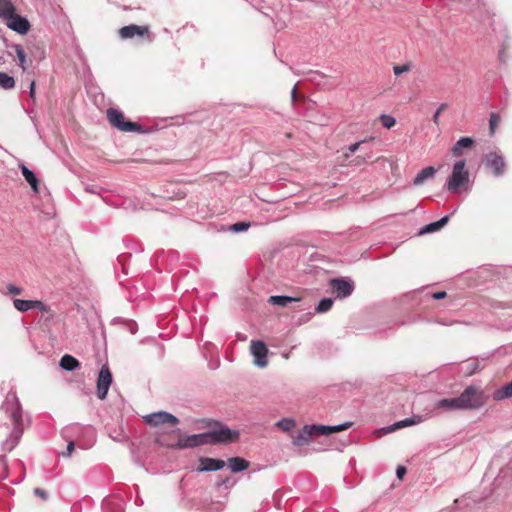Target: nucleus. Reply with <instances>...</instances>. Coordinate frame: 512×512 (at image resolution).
<instances>
[{"label": "nucleus", "mask_w": 512, "mask_h": 512, "mask_svg": "<svg viewBox=\"0 0 512 512\" xmlns=\"http://www.w3.org/2000/svg\"><path fill=\"white\" fill-rule=\"evenodd\" d=\"M2 409L7 419L4 424L6 432L2 449L11 451L19 443L24 430L30 426V417L24 413L19 398L13 391L7 393Z\"/></svg>", "instance_id": "1"}, {"label": "nucleus", "mask_w": 512, "mask_h": 512, "mask_svg": "<svg viewBox=\"0 0 512 512\" xmlns=\"http://www.w3.org/2000/svg\"><path fill=\"white\" fill-rule=\"evenodd\" d=\"M2 20L9 29L21 35L26 34L31 27L26 17L16 13V8L10 0H2Z\"/></svg>", "instance_id": "2"}, {"label": "nucleus", "mask_w": 512, "mask_h": 512, "mask_svg": "<svg viewBox=\"0 0 512 512\" xmlns=\"http://www.w3.org/2000/svg\"><path fill=\"white\" fill-rule=\"evenodd\" d=\"M463 410H476L486 402L484 391L477 386L470 385L458 396Z\"/></svg>", "instance_id": "3"}, {"label": "nucleus", "mask_w": 512, "mask_h": 512, "mask_svg": "<svg viewBox=\"0 0 512 512\" xmlns=\"http://www.w3.org/2000/svg\"><path fill=\"white\" fill-rule=\"evenodd\" d=\"M465 160H459L453 165L452 173L446 183V189L450 192H457L460 187L469 182V172L465 169Z\"/></svg>", "instance_id": "4"}, {"label": "nucleus", "mask_w": 512, "mask_h": 512, "mask_svg": "<svg viewBox=\"0 0 512 512\" xmlns=\"http://www.w3.org/2000/svg\"><path fill=\"white\" fill-rule=\"evenodd\" d=\"M210 444L231 443L239 438V432L216 423V427L207 431Z\"/></svg>", "instance_id": "5"}, {"label": "nucleus", "mask_w": 512, "mask_h": 512, "mask_svg": "<svg viewBox=\"0 0 512 512\" xmlns=\"http://www.w3.org/2000/svg\"><path fill=\"white\" fill-rule=\"evenodd\" d=\"M107 118L109 123L120 131L136 132L141 130V126L138 123L126 121L123 113L118 109L109 108L107 110Z\"/></svg>", "instance_id": "6"}, {"label": "nucleus", "mask_w": 512, "mask_h": 512, "mask_svg": "<svg viewBox=\"0 0 512 512\" xmlns=\"http://www.w3.org/2000/svg\"><path fill=\"white\" fill-rule=\"evenodd\" d=\"M146 424L158 427L160 425L169 424L176 426L179 423V419L173 414L166 411H158L143 417Z\"/></svg>", "instance_id": "7"}, {"label": "nucleus", "mask_w": 512, "mask_h": 512, "mask_svg": "<svg viewBox=\"0 0 512 512\" xmlns=\"http://www.w3.org/2000/svg\"><path fill=\"white\" fill-rule=\"evenodd\" d=\"M250 351L254 357V364L259 368H265L268 365L267 355L268 349L266 344L261 340H252Z\"/></svg>", "instance_id": "8"}, {"label": "nucleus", "mask_w": 512, "mask_h": 512, "mask_svg": "<svg viewBox=\"0 0 512 512\" xmlns=\"http://www.w3.org/2000/svg\"><path fill=\"white\" fill-rule=\"evenodd\" d=\"M112 384V374L107 365H103L97 378V397L104 400Z\"/></svg>", "instance_id": "9"}, {"label": "nucleus", "mask_w": 512, "mask_h": 512, "mask_svg": "<svg viewBox=\"0 0 512 512\" xmlns=\"http://www.w3.org/2000/svg\"><path fill=\"white\" fill-rule=\"evenodd\" d=\"M80 434L87 436L90 440L89 444H87L86 446L81 445V447L85 448V449L91 447L95 441V431L91 426H82L78 423H74V424L66 426L63 429V435L65 437L70 436V435H80Z\"/></svg>", "instance_id": "10"}, {"label": "nucleus", "mask_w": 512, "mask_h": 512, "mask_svg": "<svg viewBox=\"0 0 512 512\" xmlns=\"http://www.w3.org/2000/svg\"><path fill=\"white\" fill-rule=\"evenodd\" d=\"M331 287L338 298H346L354 291L353 281L346 278H334L331 280Z\"/></svg>", "instance_id": "11"}, {"label": "nucleus", "mask_w": 512, "mask_h": 512, "mask_svg": "<svg viewBox=\"0 0 512 512\" xmlns=\"http://www.w3.org/2000/svg\"><path fill=\"white\" fill-rule=\"evenodd\" d=\"M204 444H210L208 433L203 432L199 434H193L185 436L182 439H179L177 444L175 445L176 448H192L197 447Z\"/></svg>", "instance_id": "12"}, {"label": "nucleus", "mask_w": 512, "mask_h": 512, "mask_svg": "<svg viewBox=\"0 0 512 512\" xmlns=\"http://www.w3.org/2000/svg\"><path fill=\"white\" fill-rule=\"evenodd\" d=\"M485 165L493 170L495 176H502L505 172V161L497 152L488 153L485 157Z\"/></svg>", "instance_id": "13"}, {"label": "nucleus", "mask_w": 512, "mask_h": 512, "mask_svg": "<svg viewBox=\"0 0 512 512\" xmlns=\"http://www.w3.org/2000/svg\"><path fill=\"white\" fill-rule=\"evenodd\" d=\"M149 32L147 26H138L136 24H131L128 26H124L119 30V35L122 39H130L134 36L143 37L147 35Z\"/></svg>", "instance_id": "14"}, {"label": "nucleus", "mask_w": 512, "mask_h": 512, "mask_svg": "<svg viewBox=\"0 0 512 512\" xmlns=\"http://www.w3.org/2000/svg\"><path fill=\"white\" fill-rule=\"evenodd\" d=\"M104 512H124V500L121 496H110L103 500Z\"/></svg>", "instance_id": "15"}, {"label": "nucleus", "mask_w": 512, "mask_h": 512, "mask_svg": "<svg viewBox=\"0 0 512 512\" xmlns=\"http://www.w3.org/2000/svg\"><path fill=\"white\" fill-rule=\"evenodd\" d=\"M10 49L9 54L14 56V61L25 71L31 63V60H27L23 47L19 44H13L10 46Z\"/></svg>", "instance_id": "16"}, {"label": "nucleus", "mask_w": 512, "mask_h": 512, "mask_svg": "<svg viewBox=\"0 0 512 512\" xmlns=\"http://www.w3.org/2000/svg\"><path fill=\"white\" fill-rule=\"evenodd\" d=\"M202 467L198 468L199 472L203 471H218L225 466V461L221 459H214L209 457H203L200 459Z\"/></svg>", "instance_id": "17"}, {"label": "nucleus", "mask_w": 512, "mask_h": 512, "mask_svg": "<svg viewBox=\"0 0 512 512\" xmlns=\"http://www.w3.org/2000/svg\"><path fill=\"white\" fill-rule=\"evenodd\" d=\"M313 435V431L309 428V425H305L293 436L292 442L295 446H303L309 442L310 437Z\"/></svg>", "instance_id": "18"}, {"label": "nucleus", "mask_w": 512, "mask_h": 512, "mask_svg": "<svg viewBox=\"0 0 512 512\" xmlns=\"http://www.w3.org/2000/svg\"><path fill=\"white\" fill-rule=\"evenodd\" d=\"M448 221H449V216L446 215V216L442 217L441 219H439L436 222H432V223H429V224L423 226L419 230L418 235H425V234H429V233H433V232L439 231L440 229H442L448 223Z\"/></svg>", "instance_id": "19"}, {"label": "nucleus", "mask_w": 512, "mask_h": 512, "mask_svg": "<svg viewBox=\"0 0 512 512\" xmlns=\"http://www.w3.org/2000/svg\"><path fill=\"white\" fill-rule=\"evenodd\" d=\"M436 407L448 411L463 410L459 397L441 399L437 401Z\"/></svg>", "instance_id": "20"}, {"label": "nucleus", "mask_w": 512, "mask_h": 512, "mask_svg": "<svg viewBox=\"0 0 512 512\" xmlns=\"http://www.w3.org/2000/svg\"><path fill=\"white\" fill-rule=\"evenodd\" d=\"M474 141L471 137H461L452 147L451 153L454 157H460L464 148H471Z\"/></svg>", "instance_id": "21"}, {"label": "nucleus", "mask_w": 512, "mask_h": 512, "mask_svg": "<svg viewBox=\"0 0 512 512\" xmlns=\"http://www.w3.org/2000/svg\"><path fill=\"white\" fill-rule=\"evenodd\" d=\"M300 300L301 299L299 297H291L287 295H273L269 297L268 303L271 305L285 307L292 302H298Z\"/></svg>", "instance_id": "22"}, {"label": "nucleus", "mask_w": 512, "mask_h": 512, "mask_svg": "<svg viewBox=\"0 0 512 512\" xmlns=\"http://www.w3.org/2000/svg\"><path fill=\"white\" fill-rule=\"evenodd\" d=\"M436 173V170L434 167L432 166H429V167H426V168H423L420 172L417 173V175L415 176L414 180H413V184L415 186H419L421 184H423L426 180L428 179H431L434 177Z\"/></svg>", "instance_id": "23"}, {"label": "nucleus", "mask_w": 512, "mask_h": 512, "mask_svg": "<svg viewBox=\"0 0 512 512\" xmlns=\"http://www.w3.org/2000/svg\"><path fill=\"white\" fill-rule=\"evenodd\" d=\"M249 466V462L241 457H232L228 459V467L234 473L244 471Z\"/></svg>", "instance_id": "24"}, {"label": "nucleus", "mask_w": 512, "mask_h": 512, "mask_svg": "<svg viewBox=\"0 0 512 512\" xmlns=\"http://www.w3.org/2000/svg\"><path fill=\"white\" fill-rule=\"evenodd\" d=\"M21 171H22V175L24 176L25 180L30 184L32 190L35 193H38L39 192V189H38L39 181H38L36 175L34 174V172L32 170H30L28 167H26L25 165H21Z\"/></svg>", "instance_id": "25"}, {"label": "nucleus", "mask_w": 512, "mask_h": 512, "mask_svg": "<svg viewBox=\"0 0 512 512\" xmlns=\"http://www.w3.org/2000/svg\"><path fill=\"white\" fill-rule=\"evenodd\" d=\"M79 366H80L79 361L75 357H73L69 354H65L64 356H62V358L60 360V367L66 371H74Z\"/></svg>", "instance_id": "26"}, {"label": "nucleus", "mask_w": 512, "mask_h": 512, "mask_svg": "<svg viewBox=\"0 0 512 512\" xmlns=\"http://www.w3.org/2000/svg\"><path fill=\"white\" fill-rule=\"evenodd\" d=\"M511 397H512V381L509 382L508 384H506L505 386H503L502 388L497 389L493 393V399L496 401H501V400H504L506 398H511Z\"/></svg>", "instance_id": "27"}, {"label": "nucleus", "mask_w": 512, "mask_h": 512, "mask_svg": "<svg viewBox=\"0 0 512 512\" xmlns=\"http://www.w3.org/2000/svg\"><path fill=\"white\" fill-rule=\"evenodd\" d=\"M12 301L14 308L19 312H27L31 310V300L13 298Z\"/></svg>", "instance_id": "28"}, {"label": "nucleus", "mask_w": 512, "mask_h": 512, "mask_svg": "<svg viewBox=\"0 0 512 512\" xmlns=\"http://www.w3.org/2000/svg\"><path fill=\"white\" fill-rule=\"evenodd\" d=\"M420 421H421V417L420 416H414V417H411V418H406L404 420L396 422L393 425V429H399V428L411 426V425H414V424H418V423H420Z\"/></svg>", "instance_id": "29"}, {"label": "nucleus", "mask_w": 512, "mask_h": 512, "mask_svg": "<svg viewBox=\"0 0 512 512\" xmlns=\"http://www.w3.org/2000/svg\"><path fill=\"white\" fill-rule=\"evenodd\" d=\"M275 425L282 431L288 432L296 425V422L292 418H282Z\"/></svg>", "instance_id": "30"}, {"label": "nucleus", "mask_w": 512, "mask_h": 512, "mask_svg": "<svg viewBox=\"0 0 512 512\" xmlns=\"http://www.w3.org/2000/svg\"><path fill=\"white\" fill-rule=\"evenodd\" d=\"M333 306V300L331 298H323L319 301L316 311L318 313H325L331 309Z\"/></svg>", "instance_id": "31"}, {"label": "nucleus", "mask_w": 512, "mask_h": 512, "mask_svg": "<svg viewBox=\"0 0 512 512\" xmlns=\"http://www.w3.org/2000/svg\"><path fill=\"white\" fill-rule=\"evenodd\" d=\"M309 428L312 429L314 435H330L331 429L330 426L327 425H309Z\"/></svg>", "instance_id": "32"}, {"label": "nucleus", "mask_w": 512, "mask_h": 512, "mask_svg": "<svg viewBox=\"0 0 512 512\" xmlns=\"http://www.w3.org/2000/svg\"><path fill=\"white\" fill-rule=\"evenodd\" d=\"M37 309L42 313H49L50 307L40 300H31V310Z\"/></svg>", "instance_id": "33"}, {"label": "nucleus", "mask_w": 512, "mask_h": 512, "mask_svg": "<svg viewBox=\"0 0 512 512\" xmlns=\"http://www.w3.org/2000/svg\"><path fill=\"white\" fill-rule=\"evenodd\" d=\"M15 86V80L13 77L2 73V88L3 89H11Z\"/></svg>", "instance_id": "34"}, {"label": "nucleus", "mask_w": 512, "mask_h": 512, "mask_svg": "<svg viewBox=\"0 0 512 512\" xmlns=\"http://www.w3.org/2000/svg\"><path fill=\"white\" fill-rule=\"evenodd\" d=\"M380 120H381L382 125L386 128H391L396 123L395 118L393 116H390L387 114L380 115Z\"/></svg>", "instance_id": "35"}, {"label": "nucleus", "mask_w": 512, "mask_h": 512, "mask_svg": "<svg viewBox=\"0 0 512 512\" xmlns=\"http://www.w3.org/2000/svg\"><path fill=\"white\" fill-rule=\"evenodd\" d=\"M250 224L246 222H237L231 226V230L235 233L246 231Z\"/></svg>", "instance_id": "36"}, {"label": "nucleus", "mask_w": 512, "mask_h": 512, "mask_svg": "<svg viewBox=\"0 0 512 512\" xmlns=\"http://www.w3.org/2000/svg\"><path fill=\"white\" fill-rule=\"evenodd\" d=\"M410 70H411L410 64L398 65V66H394V68H393V72L396 76H399V75L403 74L404 72H408Z\"/></svg>", "instance_id": "37"}, {"label": "nucleus", "mask_w": 512, "mask_h": 512, "mask_svg": "<svg viewBox=\"0 0 512 512\" xmlns=\"http://www.w3.org/2000/svg\"><path fill=\"white\" fill-rule=\"evenodd\" d=\"M23 292V288L12 283L7 285V293L11 295H20Z\"/></svg>", "instance_id": "38"}, {"label": "nucleus", "mask_w": 512, "mask_h": 512, "mask_svg": "<svg viewBox=\"0 0 512 512\" xmlns=\"http://www.w3.org/2000/svg\"><path fill=\"white\" fill-rule=\"evenodd\" d=\"M351 425H352V422H345V423H342V424H339V425H331L330 426L331 434L343 431V430L349 428Z\"/></svg>", "instance_id": "39"}, {"label": "nucleus", "mask_w": 512, "mask_h": 512, "mask_svg": "<svg viewBox=\"0 0 512 512\" xmlns=\"http://www.w3.org/2000/svg\"><path fill=\"white\" fill-rule=\"evenodd\" d=\"M448 107V104L447 103H441L440 106L437 108V110L435 111L434 115H433V122L435 124H439V117H440V114L442 111H444L446 108Z\"/></svg>", "instance_id": "40"}, {"label": "nucleus", "mask_w": 512, "mask_h": 512, "mask_svg": "<svg viewBox=\"0 0 512 512\" xmlns=\"http://www.w3.org/2000/svg\"><path fill=\"white\" fill-rule=\"evenodd\" d=\"M498 121H499L498 115L495 113H492L490 116V120H489V127H490V131L492 134L495 132Z\"/></svg>", "instance_id": "41"}, {"label": "nucleus", "mask_w": 512, "mask_h": 512, "mask_svg": "<svg viewBox=\"0 0 512 512\" xmlns=\"http://www.w3.org/2000/svg\"><path fill=\"white\" fill-rule=\"evenodd\" d=\"M102 190L103 189L100 186L94 185V184L86 185L85 186V191L88 192V193H92V194H98L99 195Z\"/></svg>", "instance_id": "42"}, {"label": "nucleus", "mask_w": 512, "mask_h": 512, "mask_svg": "<svg viewBox=\"0 0 512 512\" xmlns=\"http://www.w3.org/2000/svg\"><path fill=\"white\" fill-rule=\"evenodd\" d=\"M34 495L41 498L43 501H46L48 499V493L41 488H35Z\"/></svg>", "instance_id": "43"}, {"label": "nucleus", "mask_w": 512, "mask_h": 512, "mask_svg": "<svg viewBox=\"0 0 512 512\" xmlns=\"http://www.w3.org/2000/svg\"><path fill=\"white\" fill-rule=\"evenodd\" d=\"M407 472V469L405 466L403 465H399L396 469V476L398 479H402L403 476L406 474Z\"/></svg>", "instance_id": "44"}, {"label": "nucleus", "mask_w": 512, "mask_h": 512, "mask_svg": "<svg viewBox=\"0 0 512 512\" xmlns=\"http://www.w3.org/2000/svg\"><path fill=\"white\" fill-rule=\"evenodd\" d=\"M74 447H75L74 441L73 440L68 441L67 451L65 453H63V455L64 456H70L72 451L74 450Z\"/></svg>", "instance_id": "45"}, {"label": "nucleus", "mask_w": 512, "mask_h": 512, "mask_svg": "<svg viewBox=\"0 0 512 512\" xmlns=\"http://www.w3.org/2000/svg\"><path fill=\"white\" fill-rule=\"evenodd\" d=\"M447 296L445 291H438L432 294L434 300H442Z\"/></svg>", "instance_id": "46"}, {"label": "nucleus", "mask_w": 512, "mask_h": 512, "mask_svg": "<svg viewBox=\"0 0 512 512\" xmlns=\"http://www.w3.org/2000/svg\"><path fill=\"white\" fill-rule=\"evenodd\" d=\"M363 141L356 142L348 147L350 153H355Z\"/></svg>", "instance_id": "47"}, {"label": "nucleus", "mask_w": 512, "mask_h": 512, "mask_svg": "<svg viewBox=\"0 0 512 512\" xmlns=\"http://www.w3.org/2000/svg\"><path fill=\"white\" fill-rule=\"evenodd\" d=\"M30 96L33 98L35 94V81L32 80L30 83Z\"/></svg>", "instance_id": "48"}, {"label": "nucleus", "mask_w": 512, "mask_h": 512, "mask_svg": "<svg viewBox=\"0 0 512 512\" xmlns=\"http://www.w3.org/2000/svg\"><path fill=\"white\" fill-rule=\"evenodd\" d=\"M229 483H230V479L226 478L224 480H221V481L217 482V486H222V485L227 486Z\"/></svg>", "instance_id": "49"}, {"label": "nucleus", "mask_w": 512, "mask_h": 512, "mask_svg": "<svg viewBox=\"0 0 512 512\" xmlns=\"http://www.w3.org/2000/svg\"><path fill=\"white\" fill-rule=\"evenodd\" d=\"M5 470H6V465H5L4 461L2 460V475H1L2 480H4L5 478H7V475H6V473H5Z\"/></svg>", "instance_id": "50"}, {"label": "nucleus", "mask_w": 512, "mask_h": 512, "mask_svg": "<svg viewBox=\"0 0 512 512\" xmlns=\"http://www.w3.org/2000/svg\"><path fill=\"white\" fill-rule=\"evenodd\" d=\"M296 97H297V89H296V86L292 89L291 91V99L292 101H295L296 100Z\"/></svg>", "instance_id": "51"}, {"label": "nucleus", "mask_w": 512, "mask_h": 512, "mask_svg": "<svg viewBox=\"0 0 512 512\" xmlns=\"http://www.w3.org/2000/svg\"><path fill=\"white\" fill-rule=\"evenodd\" d=\"M135 327H136V325L132 324V327L130 328L131 333H135Z\"/></svg>", "instance_id": "52"}, {"label": "nucleus", "mask_w": 512, "mask_h": 512, "mask_svg": "<svg viewBox=\"0 0 512 512\" xmlns=\"http://www.w3.org/2000/svg\"><path fill=\"white\" fill-rule=\"evenodd\" d=\"M502 57H505V54L500 53L499 58H500L501 61L503 60Z\"/></svg>", "instance_id": "53"}, {"label": "nucleus", "mask_w": 512, "mask_h": 512, "mask_svg": "<svg viewBox=\"0 0 512 512\" xmlns=\"http://www.w3.org/2000/svg\"><path fill=\"white\" fill-rule=\"evenodd\" d=\"M502 57H505V54L500 53L499 58H500L501 61L503 60Z\"/></svg>", "instance_id": "54"}, {"label": "nucleus", "mask_w": 512, "mask_h": 512, "mask_svg": "<svg viewBox=\"0 0 512 512\" xmlns=\"http://www.w3.org/2000/svg\"><path fill=\"white\" fill-rule=\"evenodd\" d=\"M136 503H137L138 505H141V504H143V500H140V503H138V500H136Z\"/></svg>", "instance_id": "55"}]
</instances>
